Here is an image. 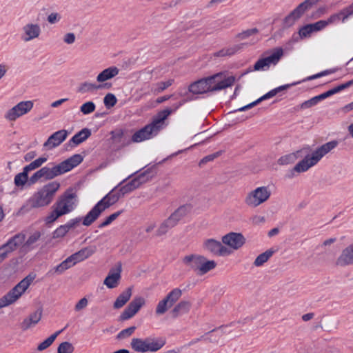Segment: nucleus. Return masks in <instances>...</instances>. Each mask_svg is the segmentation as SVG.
<instances>
[{
  "instance_id": "obj_1",
  "label": "nucleus",
  "mask_w": 353,
  "mask_h": 353,
  "mask_svg": "<svg viewBox=\"0 0 353 353\" xmlns=\"http://www.w3.org/2000/svg\"><path fill=\"white\" fill-rule=\"evenodd\" d=\"M218 90H181L179 96L181 100L174 104L172 107L166 108L159 111L150 123L157 133L162 129V125L167 118L173 112L176 111L181 106L187 102L210 96V94Z\"/></svg>"
},
{
  "instance_id": "obj_2",
  "label": "nucleus",
  "mask_w": 353,
  "mask_h": 353,
  "mask_svg": "<svg viewBox=\"0 0 353 353\" xmlns=\"http://www.w3.org/2000/svg\"><path fill=\"white\" fill-rule=\"evenodd\" d=\"M77 195L73 192V189L70 188L61 194L57 201L52 206V210L44 219L46 225H50L56 221L59 217L72 212L76 205L73 199H76Z\"/></svg>"
},
{
  "instance_id": "obj_3",
  "label": "nucleus",
  "mask_w": 353,
  "mask_h": 353,
  "mask_svg": "<svg viewBox=\"0 0 353 353\" xmlns=\"http://www.w3.org/2000/svg\"><path fill=\"white\" fill-rule=\"evenodd\" d=\"M236 79L234 76L221 72L194 81L188 88H228L233 85Z\"/></svg>"
},
{
  "instance_id": "obj_4",
  "label": "nucleus",
  "mask_w": 353,
  "mask_h": 353,
  "mask_svg": "<svg viewBox=\"0 0 353 353\" xmlns=\"http://www.w3.org/2000/svg\"><path fill=\"white\" fill-rule=\"evenodd\" d=\"M59 188L60 183L57 181L46 184L28 200L26 205H23L21 210L25 208L32 209L48 205L52 201Z\"/></svg>"
},
{
  "instance_id": "obj_5",
  "label": "nucleus",
  "mask_w": 353,
  "mask_h": 353,
  "mask_svg": "<svg viewBox=\"0 0 353 353\" xmlns=\"http://www.w3.org/2000/svg\"><path fill=\"white\" fill-rule=\"evenodd\" d=\"M338 145L336 140L327 142L314 150L311 157L307 154L303 159L299 161L293 168L294 171L297 172H303L307 171L310 168L316 165L323 157L330 152L332 149L335 148Z\"/></svg>"
},
{
  "instance_id": "obj_6",
  "label": "nucleus",
  "mask_w": 353,
  "mask_h": 353,
  "mask_svg": "<svg viewBox=\"0 0 353 353\" xmlns=\"http://www.w3.org/2000/svg\"><path fill=\"white\" fill-rule=\"evenodd\" d=\"M283 56V49L281 47L265 51L261 57L255 62L253 68L250 71H268L274 68ZM250 70L242 73L241 76L248 74Z\"/></svg>"
},
{
  "instance_id": "obj_7",
  "label": "nucleus",
  "mask_w": 353,
  "mask_h": 353,
  "mask_svg": "<svg viewBox=\"0 0 353 353\" xmlns=\"http://www.w3.org/2000/svg\"><path fill=\"white\" fill-rule=\"evenodd\" d=\"M165 160V159H163L158 163L154 164L150 167H148V165L145 166V168H147L143 172L138 174L124 185H121L126 194L134 191L139 188L142 184L148 182L155 177L158 172V165L161 164Z\"/></svg>"
},
{
  "instance_id": "obj_8",
  "label": "nucleus",
  "mask_w": 353,
  "mask_h": 353,
  "mask_svg": "<svg viewBox=\"0 0 353 353\" xmlns=\"http://www.w3.org/2000/svg\"><path fill=\"white\" fill-rule=\"evenodd\" d=\"M270 195L271 192L268 187H259L247 194L245 203L249 207L256 208L266 201Z\"/></svg>"
},
{
  "instance_id": "obj_9",
  "label": "nucleus",
  "mask_w": 353,
  "mask_h": 353,
  "mask_svg": "<svg viewBox=\"0 0 353 353\" xmlns=\"http://www.w3.org/2000/svg\"><path fill=\"white\" fill-rule=\"evenodd\" d=\"M320 1L321 0H305L285 17L283 20L284 24L287 26H292L296 20L302 17L305 12L310 10Z\"/></svg>"
},
{
  "instance_id": "obj_10",
  "label": "nucleus",
  "mask_w": 353,
  "mask_h": 353,
  "mask_svg": "<svg viewBox=\"0 0 353 353\" xmlns=\"http://www.w3.org/2000/svg\"><path fill=\"white\" fill-rule=\"evenodd\" d=\"M182 292L179 288H174L171 290L167 296L159 302L157 305L155 313L157 315L163 314L179 299Z\"/></svg>"
},
{
  "instance_id": "obj_11",
  "label": "nucleus",
  "mask_w": 353,
  "mask_h": 353,
  "mask_svg": "<svg viewBox=\"0 0 353 353\" xmlns=\"http://www.w3.org/2000/svg\"><path fill=\"white\" fill-rule=\"evenodd\" d=\"M33 108L32 101H21L9 110L6 115L10 121H15L17 118L28 113Z\"/></svg>"
},
{
  "instance_id": "obj_12",
  "label": "nucleus",
  "mask_w": 353,
  "mask_h": 353,
  "mask_svg": "<svg viewBox=\"0 0 353 353\" xmlns=\"http://www.w3.org/2000/svg\"><path fill=\"white\" fill-rule=\"evenodd\" d=\"M203 248L204 250L216 256H224L230 253L228 249L225 247L221 242L214 239H208L204 241Z\"/></svg>"
},
{
  "instance_id": "obj_13",
  "label": "nucleus",
  "mask_w": 353,
  "mask_h": 353,
  "mask_svg": "<svg viewBox=\"0 0 353 353\" xmlns=\"http://www.w3.org/2000/svg\"><path fill=\"white\" fill-rule=\"evenodd\" d=\"M222 243L234 250H238L245 243V238L241 233L231 232L222 237Z\"/></svg>"
},
{
  "instance_id": "obj_14",
  "label": "nucleus",
  "mask_w": 353,
  "mask_h": 353,
  "mask_svg": "<svg viewBox=\"0 0 353 353\" xmlns=\"http://www.w3.org/2000/svg\"><path fill=\"white\" fill-rule=\"evenodd\" d=\"M21 39L28 42L39 37L41 32V27L38 23H28L22 28Z\"/></svg>"
},
{
  "instance_id": "obj_15",
  "label": "nucleus",
  "mask_w": 353,
  "mask_h": 353,
  "mask_svg": "<svg viewBox=\"0 0 353 353\" xmlns=\"http://www.w3.org/2000/svg\"><path fill=\"white\" fill-rule=\"evenodd\" d=\"M23 294L21 287L17 283L8 293L0 298V309L14 303Z\"/></svg>"
},
{
  "instance_id": "obj_16",
  "label": "nucleus",
  "mask_w": 353,
  "mask_h": 353,
  "mask_svg": "<svg viewBox=\"0 0 353 353\" xmlns=\"http://www.w3.org/2000/svg\"><path fill=\"white\" fill-rule=\"evenodd\" d=\"M68 134V132L66 130H58L48 137L43 146L50 150L57 147L65 140Z\"/></svg>"
},
{
  "instance_id": "obj_17",
  "label": "nucleus",
  "mask_w": 353,
  "mask_h": 353,
  "mask_svg": "<svg viewBox=\"0 0 353 353\" xmlns=\"http://www.w3.org/2000/svg\"><path fill=\"white\" fill-rule=\"evenodd\" d=\"M42 314L43 308L39 307L35 312L30 314L27 318L23 319L20 324L21 330L26 331L37 325L41 319Z\"/></svg>"
},
{
  "instance_id": "obj_18",
  "label": "nucleus",
  "mask_w": 353,
  "mask_h": 353,
  "mask_svg": "<svg viewBox=\"0 0 353 353\" xmlns=\"http://www.w3.org/2000/svg\"><path fill=\"white\" fill-rule=\"evenodd\" d=\"M157 134V132H155L154 129L149 123L134 132L132 137L131 142L139 143L149 139Z\"/></svg>"
},
{
  "instance_id": "obj_19",
  "label": "nucleus",
  "mask_w": 353,
  "mask_h": 353,
  "mask_svg": "<svg viewBox=\"0 0 353 353\" xmlns=\"http://www.w3.org/2000/svg\"><path fill=\"white\" fill-rule=\"evenodd\" d=\"M105 211L99 202L82 218V224L85 226L91 225Z\"/></svg>"
},
{
  "instance_id": "obj_20",
  "label": "nucleus",
  "mask_w": 353,
  "mask_h": 353,
  "mask_svg": "<svg viewBox=\"0 0 353 353\" xmlns=\"http://www.w3.org/2000/svg\"><path fill=\"white\" fill-rule=\"evenodd\" d=\"M125 181L126 179H123L99 201H98L105 210L119 201V196L114 194L115 189L120 187Z\"/></svg>"
},
{
  "instance_id": "obj_21",
  "label": "nucleus",
  "mask_w": 353,
  "mask_h": 353,
  "mask_svg": "<svg viewBox=\"0 0 353 353\" xmlns=\"http://www.w3.org/2000/svg\"><path fill=\"white\" fill-rule=\"evenodd\" d=\"M121 263H118V266L116 270H111L105 277L103 284L105 285L108 288L112 289L117 286L119 281L121 279Z\"/></svg>"
},
{
  "instance_id": "obj_22",
  "label": "nucleus",
  "mask_w": 353,
  "mask_h": 353,
  "mask_svg": "<svg viewBox=\"0 0 353 353\" xmlns=\"http://www.w3.org/2000/svg\"><path fill=\"white\" fill-rule=\"evenodd\" d=\"M353 14V7L350 5L349 6L341 10L339 12L333 14L330 16L328 22L330 24L337 23L340 21L344 22L350 16Z\"/></svg>"
},
{
  "instance_id": "obj_23",
  "label": "nucleus",
  "mask_w": 353,
  "mask_h": 353,
  "mask_svg": "<svg viewBox=\"0 0 353 353\" xmlns=\"http://www.w3.org/2000/svg\"><path fill=\"white\" fill-rule=\"evenodd\" d=\"M96 251L97 248L94 245H90L81 249L78 252L70 255L71 258L74 260L73 264H76L78 262H81L89 258L94 254Z\"/></svg>"
},
{
  "instance_id": "obj_24",
  "label": "nucleus",
  "mask_w": 353,
  "mask_h": 353,
  "mask_svg": "<svg viewBox=\"0 0 353 353\" xmlns=\"http://www.w3.org/2000/svg\"><path fill=\"white\" fill-rule=\"evenodd\" d=\"M282 90H271L270 92L265 94L262 97H259L258 99L255 100L254 101L250 103L249 104H247V105H245L241 108H239L236 110L231 111L229 112V114L234 113L238 111H239V112L246 111L249 109H251L252 108L259 104L261 101L274 97L278 92H279L280 91H282Z\"/></svg>"
},
{
  "instance_id": "obj_25",
  "label": "nucleus",
  "mask_w": 353,
  "mask_h": 353,
  "mask_svg": "<svg viewBox=\"0 0 353 353\" xmlns=\"http://www.w3.org/2000/svg\"><path fill=\"white\" fill-rule=\"evenodd\" d=\"M336 264L345 266L353 264V243L345 248L336 260Z\"/></svg>"
},
{
  "instance_id": "obj_26",
  "label": "nucleus",
  "mask_w": 353,
  "mask_h": 353,
  "mask_svg": "<svg viewBox=\"0 0 353 353\" xmlns=\"http://www.w3.org/2000/svg\"><path fill=\"white\" fill-rule=\"evenodd\" d=\"M26 239V235L22 233H18L11 237L5 244L6 250L9 251L10 253L16 250L21 245H22Z\"/></svg>"
},
{
  "instance_id": "obj_27",
  "label": "nucleus",
  "mask_w": 353,
  "mask_h": 353,
  "mask_svg": "<svg viewBox=\"0 0 353 353\" xmlns=\"http://www.w3.org/2000/svg\"><path fill=\"white\" fill-rule=\"evenodd\" d=\"M91 134L90 129L87 128H83L70 139L68 141V145L72 147L78 145L88 139Z\"/></svg>"
},
{
  "instance_id": "obj_28",
  "label": "nucleus",
  "mask_w": 353,
  "mask_h": 353,
  "mask_svg": "<svg viewBox=\"0 0 353 353\" xmlns=\"http://www.w3.org/2000/svg\"><path fill=\"white\" fill-rule=\"evenodd\" d=\"M205 260V257L201 255L190 254L187 255L183 259V262L190 265V268L194 270H199L200 272V265L202 262Z\"/></svg>"
},
{
  "instance_id": "obj_29",
  "label": "nucleus",
  "mask_w": 353,
  "mask_h": 353,
  "mask_svg": "<svg viewBox=\"0 0 353 353\" xmlns=\"http://www.w3.org/2000/svg\"><path fill=\"white\" fill-rule=\"evenodd\" d=\"M192 206L190 204H185L179 206L173 213L169 216L172 223L176 225L178 222L188 214L190 211Z\"/></svg>"
},
{
  "instance_id": "obj_30",
  "label": "nucleus",
  "mask_w": 353,
  "mask_h": 353,
  "mask_svg": "<svg viewBox=\"0 0 353 353\" xmlns=\"http://www.w3.org/2000/svg\"><path fill=\"white\" fill-rule=\"evenodd\" d=\"M191 303L188 301H181L171 310L170 314L172 318H177L179 316L187 314L191 308Z\"/></svg>"
},
{
  "instance_id": "obj_31",
  "label": "nucleus",
  "mask_w": 353,
  "mask_h": 353,
  "mask_svg": "<svg viewBox=\"0 0 353 353\" xmlns=\"http://www.w3.org/2000/svg\"><path fill=\"white\" fill-rule=\"evenodd\" d=\"M132 288L128 287L117 296L113 304L114 309H119L126 304L132 296Z\"/></svg>"
},
{
  "instance_id": "obj_32",
  "label": "nucleus",
  "mask_w": 353,
  "mask_h": 353,
  "mask_svg": "<svg viewBox=\"0 0 353 353\" xmlns=\"http://www.w3.org/2000/svg\"><path fill=\"white\" fill-rule=\"evenodd\" d=\"M119 72V69L116 66H111L101 72L97 77V81L102 83L116 77Z\"/></svg>"
},
{
  "instance_id": "obj_33",
  "label": "nucleus",
  "mask_w": 353,
  "mask_h": 353,
  "mask_svg": "<svg viewBox=\"0 0 353 353\" xmlns=\"http://www.w3.org/2000/svg\"><path fill=\"white\" fill-rule=\"evenodd\" d=\"M126 132L125 130L121 129V128H116L114 130H112L110 132V134L111 135L110 140L113 143H120L123 142L122 147H125L130 144L131 143V141L128 140L126 142L125 141H123V139H125V132Z\"/></svg>"
},
{
  "instance_id": "obj_34",
  "label": "nucleus",
  "mask_w": 353,
  "mask_h": 353,
  "mask_svg": "<svg viewBox=\"0 0 353 353\" xmlns=\"http://www.w3.org/2000/svg\"><path fill=\"white\" fill-rule=\"evenodd\" d=\"M244 44H236L228 48H223L216 52L214 56L216 57H230L235 54L243 48Z\"/></svg>"
},
{
  "instance_id": "obj_35",
  "label": "nucleus",
  "mask_w": 353,
  "mask_h": 353,
  "mask_svg": "<svg viewBox=\"0 0 353 353\" xmlns=\"http://www.w3.org/2000/svg\"><path fill=\"white\" fill-rule=\"evenodd\" d=\"M83 160V157L79 154H75L70 158L62 161L67 172L79 165Z\"/></svg>"
},
{
  "instance_id": "obj_36",
  "label": "nucleus",
  "mask_w": 353,
  "mask_h": 353,
  "mask_svg": "<svg viewBox=\"0 0 353 353\" xmlns=\"http://www.w3.org/2000/svg\"><path fill=\"white\" fill-rule=\"evenodd\" d=\"M74 260L71 258V256H68L65 260L62 261L60 264L52 269L49 273L61 274L66 270L72 267L75 264H73Z\"/></svg>"
},
{
  "instance_id": "obj_37",
  "label": "nucleus",
  "mask_w": 353,
  "mask_h": 353,
  "mask_svg": "<svg viewBox=\"0 0 353 353\" xmlns=\"http://www.w3.org/2000/svg\"><path fill=\"white\" fill-rule=\"evenodd\" d=\"M148 338L145 340L139 338H133L132 339L130 345L131 347L135 351L138 352H148Z\"/></svg>"
},
{
  "instance_id": "obj_38",
  "label": "nucleus",
  "mask_w": 353,
  "mask_h": 353,
  "mask_svg": "<svg viewBox=\"0 0 353 353\" xmlns=\"http://www.w3.org/2000/svg\"><path fill=\"white\" fill-rule=\"evenodd\" d=\"M304 150H310V148L307 147L306 148H303L300 150H297L296 152H293L289 154H286L285 156L281 157L279 159V163L281 165L289 164L294 162V161L301 157V154L303 152Z\"/></svg>"
},
{
  "instance_id": "obj_39",
  "label": "nucleus",
  "mask_w": 353,
  "mask_h": 353,
  "mask_svg": "<svg viewBox=\"0 0 353 353\" xmlns=\"http://www.w3.org/2000/svg\"><path fill=\"white\" fill-rule=\"evenodd\" d=\"M330 73V71L325 70V71L319 72V73H318L316 74H314V75L308 77L307 78H305V79H303L302 80H300V81H294V82H292L290 83H287V84L279 85V86L276 87V88H290L292 86H294V85H299V84H300V83H301L303 82H305V81H306L307 80L314 79H316V78L324 77V76H325V75H327V74H328Z\"/></svg>"
},
{
  "instance_id": "obj_40",
  "label": "nucleus",
  "mask_w": 353,
  "mask_h": 353,
  "mask_svg": "<svg viewBox=\"0 0 353 353\" xmlns=\"http://www.w3.org/2000/svg\"><path fill=\"white\" fill-rule=\"evenodd\" d=\"M165 339L163 338H158L156 339L148 338V352H157L159 350L165 345Z\"/></svg>"
},
{
  "instance_id": "obj_41",
  "label": "nucleus",
  "mask_w": 353,
  "mask_h": 353,
  "mask_svg": "<svg viewBox=\"0 0 353 353\" xmlns=\"http://www.w3.org/2000/svg\"><path fill=\"white\" fill-rule=\"evenodd\" d=\"M276 252L273 248H270L265 252L260 254L254 260V265L256 267H259L263 265L265 262H267L269 259L273 255V254Z\"/></svg>"
},
{
  "instance_id": "obj_42",
  "label": "nucleus",
  "mask_w": 353,
  "mask_h": 353,
  "mask_svg": "<svg viewBox=\"0 0 353 353\" xmlns=\"http://www.w3.org/2000/svg\"><path fill=\"white\" fill-rule=\"evenodd\" d=\"M145 300L142 296H136L132 301L128 305V307L131 309L132 312L136 314L139 310L145 305Z\"/></svg>"
},
{
  "instance_id": "obj_43",
  "label": "nucleus",
  "mask_w": 353,
  "mask_h": 353,
  "mask_svg": "<svg viewBox=\"0 0 353 353\" xmlns=\"http://www.w3.org/2000/svg\"><path fill=\"white\" fill-rule=\"evenodd\" d=\"M63 330H61L59 331H57L52 335H50L48 338H47L46 340H44L43 342H41L40 344L37 346V350L38 351H43L48 347H49L52 343L54 341L57 336L63 331Z\"/></svg>"
},
{
  "instance_id": "obj_44",
  "label": "nucleus",
  "mask_w": 353,
  "mask_h": 353,
  "mask_svg": "<svg viewBox=\"0 0 353 353\" xmlns=\"http://www.w3.org/2000/svg\"><path fill=\"white\" fill-rule=\"evenodd\" d=\"M28 172L23 168V172L15 176L14 183L17 187H23L28 181Z\"/></svg>"
},
{
  "instance_id": "obj_45",
  "label": "nucleus",
  "mask_w": 353,
  "mask_h": 353,
  "mask_svg": "<svg viewBox=\"0 0 353 353\" xmlns=\"http://www.w3.org/2000/svg\"><path fill=\"white\" fill-rule=\"evenodd\" d=\"M216 266V263L213 260H204L201 265H200V272L198 273L199 275H203L213 270Z\"/></svg>"
},
{
  "instance_id": "obj_46",
  "label": "nucleus",
  "mask_w": 353,
  "mask_h": 353,
  "mask_svg": "<svg viewBox=\"0 0 353 353\" xmlns=\"http://www.w3.org/2000/svg\"><path fill=\"white\" fill-rule=\"evenodd\" d=\"M175 225L172 223V221L168 217L165 221H164L161 224V225L159 226V228H158V230L156 232V234H157V236H162V235L166 234V232H168V230L170 228H172Z\"/></svg>"
},
{
  "instance_id": "obj_47",
  "label": "nucleus",
  "mask_w": 353,
  "mask_h": 353,
  "mask_svg": "<svg viewBox=\"0 0 353 353\" xmlns=\"http://www.w3.org/2000/svg\"><path fill=\"white\" fill-rule=\"evenodd\" d=\"M124 210H119L110 216H107L103 221H102L99 225V228H105L111 224L114 220H116L123 212Z\"/></svg>"
},
{
  "instance_id": "obj_48",
  "label": "nucleus",
  "mask_w": 353,
  "mask_h": 353,
  "mask_svg": "<svg viewBox=\"0 0 353 353\" xmlns=\"http://www.w3.org/2000/svg\"><path fill=\"white\" fill-rule=\"evenodd\" d=\"M342 90H328L327 92H323L319 95L315 96L312 98L314 105H316L319 101L323 100L340 91Z\"/></svg>"
},
{
  "instance_id": "obj_49",
  "label": "nucleus",
  "mask_w": 353,
  "mask_h": 353,
  "mask_svg": "<svg viewBox=\"0 0 353 353\" xmlns=\"http://www.w3.org/2000/svg\"><path fill=\"white\" fill-rule=\"evenodd\" d=\"M46 161H47V157H41L26 165L24 168L26 171L30 172L39 168Z\"/></svg>"
},
{
  "instance_id": "obj_50",
  "label": "nucleus",
  "mask_w": 353,
  "mask_h": 353,
  "mask_svg": "<svg viewBox=\"0 0 353 353\" xmlns=\"http://www.w3.org/2000/svg\"><path fill=\"white\" fill-rule=\"evenodd\" d=\"M74 350V347L68 341L61 343L57 347V353H73Z\"/></svg>"
},
{
  "instance_id": "obj_51",
  "label": "nucleus",
  "mask_w": 353,
  "mask_h": 353,
  "mask_svg": "<svg viewBox=\"0 0 353 353\" xmlns=\"http://www.w3.org/2000/svg\"><path fill=\"white\" fill-rule=\"evenodd\" d=\"M117 102V97L112 93H108L103 99V103L107 109H110L114 107Z\"/></svg>"
},
{
  "instance_id": "obj_52",
  "label": "nucleus",
  "mask_w": 353,
  "mask_h": 353,
  "mask_svg": "<svg viewBox=\"0 0 353 353\" xmlns=\"http://www.w3.org/2000/svg\"><path fill=\"white\" fill-rule=\"evenodd\" d=\"M50 174L52 175L53 179L57 176H59L61 174H63L67 172V171L65 168V166L63 165L62 162H61L58 165L53 166L51 168H50Z\"/></svg>"
},
{
  "instance_id": "obj_53",
  "label": "nucleus",
  "mask_w": 353,
  "mask_h": 353,
  "mask_svg": "<svg viewBox=\"0 0 353 353\" xmlns=\"http://www.w3.org/2000/svg\"><path fill=\"white\" fill-rule=\"evenodd\" d=\"M96 105L92 101H88L84 103L81 107H80V111L83 114H89L92 112H93L95 110Z\"/></svg>"
},
{
  "instance_id": "obj_54",
  "label": "nucleus",
  "mask_w": 353,
  "mask_h": 353,
  "mask_svg": "<svg viewBox=\"0 0 353 353\" xmlns=\"http://www.w3.org/2000/svg\"><path fill=\"white\" fill-rule=\"evenodd\" d=\"M67 228L65 224L61 225L58 227L53 232H52V238L53 239H59L62 238L65 236V234L68 232Z\"/></svg>"
},
{
  "instance_id": "obj_55",
  "label": "nucleus",
  "mask_w": 353,
  "mask_h": 353,
  "mask_svg": "<svg viewBox=\"0 0 353 353\" xmlns=\"http://www.w3.org/2000/svg\"><path fill=\"white\" fill-rule=\"evenodd\" d=\"M34 279V276H31V275H28L24 279H23L20 282L18 283V284L21 287L22 292L24 293L26 292V290L28 288L31 283L33 281Z\"/></svg>"
},
{
  "instance_id": "obj_56",
  "label": "nucleus",
  "mask_w": 353,
  "mask_h": 353,
  "mask_svg": "<svg viewBox=\"0 0 353 353\" xmlns=\"http://www.w3.org/2000/svg\"><path fill=\"white\" fill-rule=\"evenodd\" d=\"M313 32L314 29L310 23L301 27L299 31V34L301 38H305L309 37Z\"/></svg>"
},
{
  "instance_id": "obj_57",
  "label": "nucleus",
  "mask_w": 353,
  "mask_h": 353,
  "mask_svg": "<svg viewBox=\"0 0 353 353\" xmlns=\"http://www.w3.org/2000/svg\"><path fill=\"white\" fill-rule=\"evenodd\" d=\"M136 330L135 326H131L126 329L121 330L117 336V339H123L131 336Z\"/></svg>"
},
{
  "instance_id": "obj_58",
  "label": "nucleus",
  "mask_w": 353,
  "mask_h": 353,
  "mask_svg": "<svg viewBox=\"0 0 353 353\" xmlns=\"http://www.w3.org/2000/svg\"><path fill=\"white\" fill-rule=\"evenodd\" d=\"M41 237V232L39 231H36L32 234H31L27 241L24 243L23 247H29L37 241Z\"/></svg>"
},
{
  "instance_id": "obj_59",
  "label": "nucleus",
  "mask_w": 353,
  "mask_h": 353,
  "mask_svg": "<svg viewBox=\"0 0 353 353\" xmlns=\"http://www.w3.org/2000/svg\"><path fill=\"white\" fill-rule=\"evenodd\" d=\"M132 310L130 309L128 306L125 308V310L123 311V312L120 314L119 316V321H124L128 319H131L132 316H134L135 314L133 312L131 311Z\"/></svg>"
},
{
  "instance_id": "obj_60",
  "label": "nucleus",
  "mask_w": 353,
  "mask_h": 353,
  "mask_svg": "<svg viewBox=\"0 0 353 353\" xmlns=\"http://www.w3.org/2000/svg\"><path fill=\"white\" fill-rule=\"evenodd\" d=\"M330 24V22H328V19L320 20L314 23H311V25L314 29V32H317V31L321 30Z\"/></svg>"
},
{
  "instance_id": "obj_61",
  "label": "nucleus",
  "mask_w": 353,
  "mask_h": 353,
  "mask_svg": "<svg viewBox=\"0 0 353 353\" xmlns=\"http://www.w3.org/2000/svg\"><path fill=\"white\" fill-rule=\"evenodd\" d=\"M39 172H40V174H41V181H48V180H51L52 179V175L50 174V168L48 167H43L42 168H41L40 170H39Z\"/></svg>"
},
{
  "instance_id": "obj_62",
  "label": "nucleus",
  "mask_w": 353,
  "mask_h": 353,
  "mask_svg": "<svg viewBox=\"0 0 353 353\" xmlns=\"http://www.w3.org/2000/svg\"><path fill=\"white\" fill-rule=\"evenodd\" d=\"M179 93H180V92L178 94H170V95H165L163 97H159L156 99V102L157 103H161L170 99H174L175 100H179V101L181 99V97L179 96Z\"/></svg>"
},
{
  "instance_id": "obj_63",
  "label": "nucleus",
  "mask_w": 353,
  "mask_h": 353,
  "mask_svg": "<svg viewBox=\"0 0 353 353\" xmlns=\"http://www.w3.org/2000/svg\"><path fill=\"white\" fill-rule=\"evenodd\" d=\"M81 221H82L81 217H77V218L70 219L68 222H67L65 224V225L67 228L68 230L69 231L70 230L74 229L77 226H78Z\"/></svg>"
},
{
  "instance_id": "obj_64",
  "label": "nucleus",
  "mask_w": 353,
  "mask_h": 353,
  "mask_svg": "<svg viewBox=\"0 0 353 353\" xmlns=\"http://www.w3.org/2000/svg\"><path fill=\"white\" fill-rule=\"evenodd\" d=\"M258 30L256 28L248 29L247 30L243 31L242 32L239 33L236 37L240 39H245L248 38L251 35L254 33H256Z\"/></svg>"
}]
</instances>
